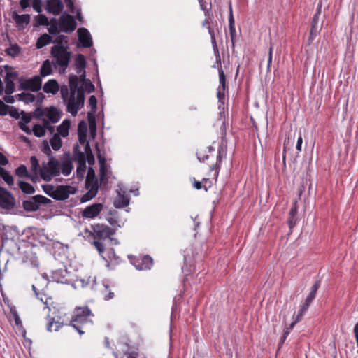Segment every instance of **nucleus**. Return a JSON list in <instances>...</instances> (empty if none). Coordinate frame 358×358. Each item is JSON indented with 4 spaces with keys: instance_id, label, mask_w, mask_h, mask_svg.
Here are the masks:
<instances>
[{
    "instance_id": "nucleus-61",
    "label": "nucleus",
    "mask_w": 358,
    "mask_h": 358,
    "mask_svg": "<svg viewBox=\"0 0 358 358\" xmlns=\"http://www.w3.org/2000/svg\"><path fill=\"white\" fill-rule=\"evenodd\" d=\"M19 127L27 134H31L32 132V130H31L30 128L26 125V124L22 123V122H19Z\"/></svg>"
},
{
    "instance_id": "nucleus-24",
    "label": "nucleus",
    "mask_w": 358,
    "mask_h": 358,
    "mask_svg": "<svg viewBox=\"0 0 358 358\" xmlns=\"http://www.w3.org/2000/svg\"><path fill=\"white\" fill-rule=\"evenodd\" d=\"M72 161L74 160L78 163H86V155L80 150L78 145L73 147Z\"/></svg>"
},
{
    "instance_id": "nucleus-46",
    "label": "nucleus",
    "mask_w": 358,
    "mask_h": 358,
    "mask_svg": "<svg viewBox=\"0 0 358 358\" xmlns=\"http://www.w3.org/2000/svg\"><path fill=\"white\" fill-rule=\"evenodd\" d=\"M3 180L8 184L9 186H11L14 184L13 177L9 173L8 171H6L3 176H1Z\"/></svg>"
},
{
    "instance_id": "nucleus-34",
    "label": "nucleus",
    "mask_w": 358,
    "mask_h": 358,
    "mask_svg": "<svg viewBox=\"0 0 358 358\" xmlns=\"http://www.w3.org/2000/svg\"><path fill=\"white\" fill-rule=\"evenodd\" d=\"M50 143L52 149L55 151L59 150L62 147V140L57 134H55L54 136L50 138Z\"/></svg>"
},
{
    "instance_id": "nucleus-62",
    "label": "nucleus",
    "mask_w": 358,
    "mask_h": 358,
    "mask_svg": "<svg viewBox=\"0 0 358 358\" xmlns=\"http://www.w3.org/2000/svg\"><path fill=\"white\" fill-rule=\"evenodd\" d=\"M289 334L288 330H285L283 331V334L282 336V337L280 338V341H279V343H278V347L280 348L283 343H285L286 338H287L288 335Z\"/></svg>"
},
{
    "instance_id": "nucleus-12",
    "label": "nucleus",
    "mask_w": 358,
    "mask_h": 358,
    "mask_svg": "<svg viewBox=\"0 0 358 358\" xmlns=\"http://www.w3.org/2000/svg\"><path fill=\"white\" fill-rule=\"evenodd\" d=\"M75 193V189L70 185H58L55 189V199L64 201L69 198L70 194Z\"/></svg>"
},
{
    "instance_id": "nucleus-17",
    "label": "nucleus",
    "mask_w": 358,
    "mask_h": 358,
    "mask_svg": "<svg viewBox=\"0 0 358 358\" xmlns=\"http://www.w3.org/2000/svg\"><path fill=\"white\" fill-rule=\"evenodd\" d=\"M134 264L138 270L143 271L150 269L153 265V261L150 256L145 255L141 259H136Z\"/></svg>"
},
{
    "instance_id": "nucleus-58",
    "label": "nucleus",
    "mask_w": 358,
    "mask_h": 358,
    "mask_svg": "<svg viewBox=\"0 0 358 358\" xmlns=\"http://www.w3.org/2000/svg\"><path fill=\"white\" fill-rule=\"evenodd\" d=\"M8 106L0 100V115H6L8 113Z\"/></svg>"
},
{
    "instance_id": "nucleus-41",
    "label": "nucleus",
    "mask_w": 358,
    "mask_h": 358,
    "mask_svg": "<svg viewBox=\"0 0 358 358\" xmlns=\"http://www.w3.org/2000/svg\"><path fill=\"white\" fill-rule=\"evenodd\" d=\"M42 189L46 194L55 199L56 187L52 185L45 184L42 185Z\"/></svg>"
},
{
    "instance_id": "nucleus-59",
    "label": "nucleus",
    "mask_w": 358,
    "mask_h": 358,
    "mask_svg": "<svg viewBox=\"0 0 358 358\" xmlns=\"http://www.w3.org/2000/svg\"><path fill=\"white\" fill-rule=\"evenodd\" d=\"M229 34H230V36H231L232 46L234 47V45H235V37H236L235 26H229Z\"/></svg>"
},
{
    "instance_id": "nucleus-40",
    "label": "nucleus",
    "mask_w": 358,
    "mask_h": 358,
    "mask_svg": "<svg viewBox=\"0 0 358 358\" xmlns=\"http://www.w3.org/2000/svg\"><path fill=\"white\" fill-rule=\"evenodd\" d=\"M32 132L36 137H43L45 135V127L38 124L33 126Z\"/></svg>"
},
{
    "instance_id": "nucleus-23",
    "label": "nucleus",
    "mask_w": 358,
    "mask_h": 358,
    "mask_svg": "<svg viewBox=\"0 0 358 358\" xmlns=\"http://www.w3.org/2000/svg\"><path fill=\"white\" fill-rule=\"evenodd\" d=\"M208 31L210 36L212 46L213 48L215 55L216 57V62L219 63L220 64V55L219 49H218V47L217 45L215 30L211 27H208Z\"/></svg>"
},
{
    "instance_id": "nucleus-19",
    "label": "nucleus",
    "mask_w": 358,
    "mask_h": 358,
    "mask_svg": "<svg viewBox=\"0 0 358 358\" xmlns=\"http://www.w3.org/2000/svg\"><path fill=\"white\" fill-rule=\"evenodd\" d=\"M322 29V24H319V20L315 18H312L310 22V29L308 36V44L313 43V41L315 39V38L320 34V31Z\"/></svg>"
},
{
    "instance_id": "nucleus-43",
    "label": "nucleus",
    "mask_w": 358,
    "mask_h": 358,
    "mask_svg": "<svg viewBox=\"0 0 358 358\" xmlns=\"http://www.w3.org/2000/svg\"><path fill=\"white\" fill-rule=\"evenodd\" d=\"M52 42L55 43V45H67V36L64 35H59Z\"/></svg>"
},
{
    "instance_id": "nucleus-22",
    "label": "nucleus",
    "mask_w": 358,
    "mask_h": 358,
    "mask_svg": "<svg viewBox=\"0 0 358 358\" xmlns=\"http://www.w3.org/2000/svg\"><path fill=\"white\" fill-rule=\"evenodd\" d=\"M43 90L45 93H52L55 94L59 91V87L58 83L55 80L50 79L44 84Z\"/></svg>"
},
{
    "instance_id": "nucleus-21",
    "label": "nucleus",
    "mask_w": 358,
    "mask_h": 358,
    "mask_svg": "<svg viewBox=\"0 0 358 358\" xmlns=\"http://www.w3.org/2000/svg\"><path fill=\"white\" fill-rule=\"evenodd\" d=\"M191 182L193 187L198 190L204 189L205 191H207L208 189L211 187L213 185L212 182L206 178H203L201 182L198 181L194 178H193L191 179Z\"/></svg>"
},
{
    "instance_id": "nucleus-45",
    "label": "nucleus",
    "mask_w": 358,
    "mask_h": 358,
    "mask_svg": "<svg viewBox=\"0 0 358 358\" xmlns=\"http://www.w3.org/2000/svg\"><path fill=\"white\" fill-rule=\"evenodd\" d=\"M92 245L97 250L99 254H103L105 251V245L99 239L94 240L92 242Z\"/></svg>"
},
{
    "instance_id": "nucleus-47",
    "label": "nucleus",
    "mask_w": 358,
    "mask_h": 358,
    "mask_svg": "<svg viewBox=\"0 0 358 358\" xmlns=\"http://www.w3.org/2000/svg\"><path fill=\"white\" fill-rule=\"evenodd\" d=\"M36 22L39 25L48 26L50 22L46 16L38 15L36 17Z\"/></svg>"
},
{
    "instance_id": "nucleus-48",
    "label": "nucleus",
    "mask_w": 358,
    "mask_h": 358,
    "mask_svg": "<svg viewBox=\"0 0 358 358\" xmlns=\"http://www.w3.org/2000/svg\"><path fill=\"white\" fill-rule=\"evenodd\" d=\"M308 308L305 306L304 305L301 306L298 313L295 316H294V319L296 320V322H299L301 320V317H303V315L306 313V311L308 310Z\"/></svg>"
},
{
    "instance_id": "nucleus-5",
    "label": "nucleus",
    "mask_w": 358,
    "mask_h": 358,
    "mask_svg": "<svg viewBox=\"0 0 358 358\" xmlns=\"http://www.w3.org/2000/svg\"><path fill=\"white\" fill-rule=\"evenodd\" d=\"M85 186L89 191L82 197L83 202H86L92 199L98 192V180L96 178L94 171L92 168H90L88 170L85 180Z\"/></svg>"
},
{
    "instance_id": "nucleus-32",
    "label": "nucleus",
    "mask_w": 358,
    "mask_h": 358,
    "mask_svg": "<svg viewBox=\"0 0 358 358\" xmlns=\"http://www.w3.org/2000/svg\"><path fill=\"white\" fill-rule=\"evenodd\" d=\"M16 96L18 101H23L25 103H32L35 101V96L29 92H22Z\"/></svg>"
},
{
    "instance_id": "nucleus-53",
    "label": "nucleus",
    "mask_w": 358,
    "mask_h": 358,
    "mask_svg": "<svg viewBox=\"0 0 358 358\" xmlns=\"http://www.w3.org/2000/svg\"><path fill=\"white\" fill-rule=\"evenodd\" d=\"M59 327V323L55 322L54 321H49L47 324V330L48 331H57Z\"/></svg>"
},
{
    "instance_id": "nucleus-11",
    "label": "nucleus",
    "mask_w": 358,
    "mask_h": 358,
    "mask_svg": "<svg viewBox=\"0 0 358 358\" xmlns=\"http://www.w3.org/2000/svg\"><path fill=\"white\" fill-rule=\"evenodd\" d=\"M59 30L65 33H71L76 28V22L71 15H62L59 18Z\"/></svg>"
},
{
    "instance_id": "nucleus-4",
    "label": "nucleus",
    "mask_w": 358,
    "mask_h": 358,
    "mask_svg": "<svg viewBox=\"0 0 358 358\" xmlns=\"http://www.w3.org/2000/svg\"><path fill=\"white\" fill-rule=\"evenodd\" d=\"M92 316L94 315L88 306L77 307L74 309L70 325L82 335L87 326L92 324Z\"/></svg>"
},
{
    "instance_id": "nucleus-7",
    "label": "nucleus",
    "mask_w": 358,
    "mask_h": 358,
    "mask_svg": "<svg viewBox=\"0 0 358 358\" xmlns=\"http://www.w3.org/2000/svg\"><path fill=\"white\" fill-rule=\"evenodd\" d=\"M50 202L51 201L44 196L36 195L31 196L29 200L23 201L22 207L26 211L34 212L38 210L42 204L46 205Z\"/></svg>"
},
{
    "instance_id": "nucleus-28",
    "label": "nucleus",
    "mask_w": 358,
    "mask_h": 358,
    "mask_svg": "<svg viewBox=\"0 0 358 358\" xmlns=\"http://www.w3.org/2000/svg\"><path fill=\"white\" fill-rule=\"evenodd\" d=\"M15 173L17 176L20 178H29L32 181H34L35 180L33 176L28 172L26 166L23 164L20 165L15 169Z\"/></svg>"
},
{
    "instance_id": "nucleus-49",
    "label": "nucleus",
    "mask_w": 358,
    "mask_h": 358,
    "mask_svg": "<svg viewBox=\"0 0 358 358\" xmlns=\"http://www.w3.org/2000/svg\"><path fill=\"white\" fill-rule=\"evenodd\" d=\"M32 7L35 11L38 13L42 12V1L41 0H33Z\"/></svg>"
},
{
    "instance_id": "nucleus-6",
    "label": "nucleus",
    "mask_w": 358,
    "mask_h": 358,
    "mask_svg": "<svg viewBox=\"0 0 358 358\" xmlns=\"http://www.w3.org/2000/svg\"><path fill=\"white\" fill-rule=\"evenodd\" d=\"M222 135L223 136H222L220 145L219 146V148L217 149V153L216 155V162L215 164H213L211 166H210V170L211 171H214L213 176L215 178V180H217L218 175H219V171H220V164L222 162V159L223 157H225L226 155H227V139L225 137V135H226L225 132L222 133Z\"/></svg>"
},
{
    "instance_id": "nucleus-26",
    "label": "nucleus",
    "mask_w": 358,
    "mask_h": 358,
    "mask_svg": "<svg viewBox=\"0 0 358 358\" xmlns=\"http://www.w3.org/2000/svg\"><path fill=\"white\" fill-rule=\"evenodd\" d=\"M75 66L78 73H80L85 69L86 60L82 54H78L75 59Z\"/></svg>"
},
{
    "instance_id": "nucleus-20",
    "label": "nucleus",
    "mask_w": 358,
    "mask_h": 358,
    "mask_svg": "<svg viewBox=\"0 0 358 358\" xmlns=\"http://www.w3.org/2000/svg\"><path fill=\"white\" fill-rule=\"evenodd\" d=\"M45 110V117L51 123L55 124L59 121L62 113L57 110V108L51 106L50 108H46Z\"/></svg>"
},
{
    "instance_id": "nucleus-14",
    "label": "nucleus",
    "mask_w": 358,
    "mask_h": 358,
    "mask_svg": "<svg viewBox=\"0 0 358 358\" xmlns=\"http://www.w3.org/2000/svg\"><path fill=\"white\" fill-rule=\"evenodd\" d=\"M103 209V205L101 203H94L87 206L82 212V216L84 218L94 219L97 217Z\"/></svg>"
},
{
    "instance_id": "nucleus-29",
    "label": "nucleus",
    "mask_w": 358,
    "mask_h": 358,
    "mask_svg": "<svg viewBox=\"0 0 358 358\" xmlns=\"http://www.w3.org/2000/svg\"><path fill=\"white\" fill-rule=\"evenodd\" d=\"M319 288V283L317 282H315L311 287V291L306 297L304 303L303 305H304L306 307H309L313 299L315 298L317 291Z\"/></svg>"
},
{
    "instance_id": "nucleus-36",
    "label": "nucleus",
    "mask_w": 358,
    "mask_h": 358,
    "mask_svg": "<svg viewBox=\"0 0 358 358\" xmlns=\"http://www.w3.org/2000/svg\"><path fill=\"white\" fill-rule=\"evenodd\" d=\"M14 19L17 25L28 24L30 22V15L28 14H15Z\"/></svg>"
},
{
    "instance_id": "nucleus-35",
    "label": "nucleus",
    "mask_w": 358,
    "mask_h": 358,
    "mask_svg": "<svg viewBox=\"0 0 358 358\" xmlns=\"http://www.w3.org/2000/svg\"><path fill=\"white\" fill-rule=\"evenodd\" d=\"M129 203V198L125 195H119L115 201V206L117 208H124Z\"/></svg>"
},
{
    "instance_id": "nucleus-25",
    "label": "nucleus",
    "mask_w": 358,
    "mask_h": 358,
    "mask_svg": "<svg viewBox=\"0 0 358 358\" xmlns=\"http://www.w3.org/2000/svg\"><path fill=\"white\" fill-rule=\"evenodd\" d=\"M71 122L69 120L66 119L63 120L62 124L57 127V134L64 138L69 135V130L70 129Z\"/></svg>"
},
{
    "instance_id": "nucleus-31",
    "label": "nucleus",
    "mask_w": 358,
    "mask_h": 358,
    "mask_svg": "<svg viewBox=\"0 0 358 358\" xmlns=\"http://www.w3.org/2000/svg\"><path fill=\"white\" fill-rule=\"evenodd\" d=\"M30 163H31V171L33 173L32 176L35 179L37 177V174L39 173V170L41 169L37 157L36 156H31L30 157Z\"/></svg>"
},
{
    "instance_id": "nucleus-1",
    "label": "nucleus",
    "mask_w": 358,
    "mask_h": 358,
    "mask_svg": "<svg viewBox=\"0 0 358 358\" xmlns=\"http://www.w3.org/2000/svg\"><path fill=\"white\" fill-rule=\"evenodd\" d=\"M73 169L71 157L69 152L66 153L59 162L54 156L48 159V163H43L39 170L41 178L45 182H50L54 177L62 173L65 176L71 174Z\"/></svg>"
},
{
    "instance_id": "nucleus-64",
    "label": "nucleus",
    "mask_w": 358,
    "mask_h": 358,
    "mask_svg": "<svg viewBox=\"0 0 358 358\" xmlns=\"http://www.w3.org/2000/svg\"><path fill=\"white\" fill-rule=\"evenodd\" d=\"M89 103L93 110H95L96 108L97 100H96V98L95 97V96L92 95L90 97Z\"/></svg>"
},
{
    "instance_id": "nucleus-51",
    "label": "nucleus",
    "mask_w": 358,
    "mask_h": 358,
    "mask_svg": "<svg viewBox=\"0 0 358 358\" xmlns=\"http://www.w3.org/2000/svg\"><path fill=\"white\" fill-rule=\"evenodd\" d=\"M85 170H86V163H78L77 170H76L78 176L83 177L84 173L85 172Z\"/></svg>"
},
{
    "instance_id": "nucleus-3",
    "label": "nucleus",
    "mask_w": 358,
    "mask_h": 358,
    "mask_svg": "<svg viewBox=\"0 0 358 358\" xmlns=\"http://www.w3.org/2000/svg\"><path fill=\"white\" fill-rule=\"evenodd\" d=\"M50 55L53 66L59 69V73H64L71 58V52L69 50V46L53 45L50 50Z\"/></svg>"
},
{
    "instance_id": "nucleus-55",
    "label": "nucleus",
    "mask_w": 358,
    "mask_h": 358,
    "mask_svg": "<svg viewBox=\"0 0 358 358\" xmlns=\"http://www.w3.org/2000/svg\"><path fill=\"white\" fill-rule=\"evenodd\" d=\"M197 158L201 162H205L208 160L210 157L209 155H206L203 153L201 151H199L196 152Z\"/></svg>"
},
{
    "instance_id": "nucleus-9",
    "label": "nucleus",
    "mask_w": 358,
    "mask_h": 358,
    "mask_svg": "<svg viewBox=\"0 0 358 358\" xmlns=\"http://www.w3.org/2000/svg\"><path fill=\"white\" fill-rule=\"evenodd\" d=\"M42 80L40 76H35L29 79L20 80L19 90H31L36 92L41 88Z\"/></svg>"
},
{
    "instance_id": "nucleus-37",
    "label": "nucleus",
    "mask_w": 358,
    "mask_h": 358,
    "mask_svg": "<svg viewBox=\"0 0 358 358\" xmlns=\"http://www.w3.org/2000/svg\"><path fill=\"white\" fill-rule=\"evenodd\" d=\"M49 25L48 31L50 34L55 35L59 32V22H58L57 19H51Z\"/></svg>"
},
{
    "instance_id": "nucleus-57",
    "label": "nucleus",
    "mask_w": 358,
    "mask_h": 358,
    "mask_svg": "<svg viewBox=\"0 0 358 358\" xmlns=\"http://www.w3.org/2000/svg\"><path fill=\"white\" fill-rule=\"evenodd\" d=\"M20 115H21V120L22 121V123L28 124L31 122V117L30 115L25 113L24 111H22Z\"/></svg>"
},
{
    "instance_id": "nucleus-13",
    "label": "nucleus",
    "mask_w": 358,
    "mask_h": 358,
    "mask_svg": "<svg viewBox=\"0 0 358 358\" xmlns=\"http://www.w3.org/2000/svg\"><path fill=\"white\" fill-rule=\"evenodd\" d=\"M219 64L218 67V73H219V82L220 86L217 88V96L220 101L224 99V92L228 89V85L227 83L226 76L222 68L221 64Z\"/></svg>"
},
{
    "instance_id": "nucleus-27",
    "label": "nucleus",
    "mask_w": 358,
    "mask_h": 358,
    "mask_svg": "<svg viewBox=\"0 0 358 358\" xmlns=\"http://www.w3.org/2000/svg\"><path fill=\"white\" fill-rule=\"evenodd\" d=\"M52 63L49 59H46L43 62L40 69V75L41 77H45L52 74Z\"/></svg>"
},
{
    "instance_id": "nucleus-54",
    "label": "nucleus",
    "mask_w": 358,
    "mask_h": 358,
    "mask_svg": "<svg viewBox=\"0 0 358 358\" xmlns=\"http://www.w3.org/2000/svg\"><path fill=\"white\" fill-rule=\"evenodd\" d=\"M51 123L48 120L43 119V127H45V131L48 129L50 134H52L55 131V127L51 126Z\"/></svg>"
},
{
    "instance_id": "nucleus-52",
    "label": "nucleus",
    "mask_w": 358,
    "mask_h": 358,
    "mask_svg": "<svg viewBox=\"0 0 358 358\" xmlns=\"http://www.w3.org/2000/svg\"><path fill=\"white\" fill-rule=\"evenodd\" d=\"M297 217L296 215L295 216H292V215H289L288 217V219H287V224H288V226H289V228L290 230H292L296 225V222H297Z\"/></svg>"
},
{
    "instance_id": "nucleus-50",
    "label": "nucleus",
    "mask_w": 358,
    "mask_h": 358,
    "mask_svg": "<svg viewBox=\"0 0 358 358\" xmlns=\"http://www.w3.org/2000/svg\"><path fill=\"white\" fill-rule=\"evenodd\" d=\"M46 110L45 109H42L40 108H37L34 113V115L36 119L41 120L43 117L45 116Z\"/></svg>"
},
{
    "instance_id": "nucleus-60",
    "label": "nucleus",
    "mask_w": 358,
    "mask_h": 358,
    "mask_svg": "<svg viewBox=\"0 0 358 358\" xmlns=\"http://www.w3.org/2000/svg\"><path fill=\"white\" fill-rule=\"evenodd\" d=\"M42 151L48 156V159L51 157V156H53L52 155V151L50 150V148L49 146V145L48 144V143H45L43 145V148L42 149Z\"/></svg>"
},
{
    "instance_id": "nucleus-38",
    "label": "nucleus",
    "mask_w": 358,
    "mask_h": 358,
    "mask_svg": "<svg viewBox=\"0 0 358 358\" xmlns=\"http://www.w3.org/2000/svg\"><path fill=\"white\" fill-rule=\"evenodd\" d=\"M52 279L53 281L57 282H64L65 279V275L64 274V271L61 269L55 270L52 272Z\"/></svg>"
},
{
    "instance_id": "nucleus-30",
    "label": "nucleus",
    "mask_w": 358,
    "mask_h": 358,
    "mask_svg": "<svg viewBox=\"0 0 358 358\" xmlns=\"http://www.w3.org/2000/svg\"><path fill=\"white\" fill-rule=\"evenodd\" d=\"M52 41V37L50 35H48V34H43L38 38L36 41V48L41 49L44 46L47 45L48 44H49L50 43H51Z\"/></svg>"
},
{
    "instance_id": "nucleus-42",
    "label": "nucleus",
    "mask_w": 358,
    "mask_h": 358,
    "mask_svg": "<svg viewBox=\"0 0 358 358\" xmlns=\"http://www.w3.org/2000/svg\"><path fill=\"white\" fill-rule=\"evenodd\" d=\"M32 289L34 291L37 298L38 299H40L45 305V306L48 308V305L50 304V301H51V299L50 298H48L46 297L45 295L44 294H39L38 292H37V290H36V288L34 285L32 286Z\"/></svg>"
},
{
    "instance_id": "nucleus-16",
    "label": "nucleus",
    "mask_w": 358,
    "mask_h": 358,
    "mask_svg": "<svg viewBox=\"0 0 358 358\" xmlns=\"http://www.w3.org/2000/svg\"><path fill=\"white\" fill-rule=\"evenodd\" d=\"M78 40L81 45L84 48H90L93 43L89 31L85 28L78 29Z\"/></svg>"
},
{
    "instance_id": "nucleus-8",
    "label": "nucleus",
    "mask_w": 358,
    "mask_h": 358,
    "mask_svg": "<svg viewBox=\"0 0 358 358\" xmlns=\"http://www.w3.org/2000/svg\"><path fill=\"white\" fill-rule=\"evenodd\" d=\"M92 231L90 235L94 238V239H106L110 238V236L113 235L115 231L108 225L103 224H96L91 226Z\"/></svg>"
},
{
    "instance_id": "nucleus-56",
    "label": "nucleus",
    "mask_w": 358,
    "mask_h": 358,
    "mask_svg": "<svg viewBox=\"0 0 358 358\" xmlns=\"http://www.w3.org/2000/svg\"><path fill=\"white\" fill-rule=\"evenodd\" d=\"M83 85L85 86V90L88 92H93L94 90V86L92 83L89 79L88 80H85V82L83 83Z\"/></svg>"
},
{
    "instance_id": "nucleus-2",
    "label": "nucleus",
    "mask_w": 358,
    "mask_h": 358,
    "mask_svg": "<svg viewBox=\"0 0 358 358\" xmlns=\"http://www.w3.org/2000/svg\"><path fill=\"white\" fill-rule=\"evenodd\" d=\"M70 95L68 100L67 111L73 116H76L78 111L84 105L85 94L82 87H78L79 78L76 75L69 76Z\"/></svg>"
},
{
    "instance_id": "nucleus-15",
    "label": "nucleus",
    "mask_w": 358,
    "mask_h": 358,
    "mask_svg": "<svg viewBox=\"0 0 358 358\" xmlns=\"http://www.w3.org/2000/svg\"><path fill=\"white\" fill-rule=\"evenodd\" d=\"M64 9L61 0H46L45 10L53 15H59Z\"/></svg>"
},
{
    "instance_id": "nucleus-10",
    "label": "nucleus",
    "mask_w": 358,
    "mask_h": 358,
    "mask_svg": "<svg viewBox=\"0 0 358 358\" xmlns=\"http://www.w3.org/2000/svg\"><path fill=\"white\" fill-rule=\"evenodd\" d=\"M15 205L13 194L4 187L0 186V207L3 209H12Z\"/></svg>"
},
{
    "instance_id": "nucleus-18",
    "label": "nucleus",
    "mask_w": 358,
    "mask_h": 358,
    "mask_svg": "<svg viewBox=\"0 0 358 358\" xmlns=\"http://www.w3.org/2000/svg\"><path fill=\"white\" fill-rule=\"evenodd\" d=\"M17 73L16 72L10 71L6 73L5 78V92L6 94L10 95L13 93L15 90L14 80L17 78Z\"/></svg>"
},
{
    "instance_id": "nucleus-63",
    "label": "nucleus",
    "mask_w": 358,
    "mask_h": 358,
    "mask_svg": "<svg viewBox=\"0 0 358 358\" xmlns=\"http://www.w3.org/2000/svg\"><path fill=\"white\" fill-rule=\"evenodd\" d=\"M9 114L12 117H14L15 119H18L20 117V114L18 112V110L15 108V107H11L9 110Z\"/></svg>"
},
{
    "instance_id": "nucleus-39",
    "label": "nucleus",
    "mask_w": 358,
    "mask_h": 358,
    "mask_svg": "<svg viewBox=\"0 0 358 358\" xmlns=\"http://www.w3.org/2000/svg\"><path fill=\"white\" fill-rule=\"evenodd\" d=\"M21 50L20 47L17 44H12L6 50V52L8 55L15 57L20 54Z\"/></svg>"
},
{
    "instance_id": "nucleus-44",
    "label": "nucleus",
    "mask_w": 358,
    "mask_h": 358,
    "mask_svg": "<svg viewBox=\"0 0 358 358\" xmlns=\"http://www.w3.org/2000/svg\"><path fill=\"white\" fill-rule=\"evenodd\" d=\"M61 96L64 102H66V105L68 104V100L70 95V92H69V88L66 85L62 86L60 89Z\"/></svg>"
},
{
    "instance_id": "nucleus-33",
    "label": "nucleus",
    "mask_w": 358,
    "mask_h": 358,
    "mask_svg": "<svg viewBox=\"0 0 358 358\" xmlns=\"http://www.w3.org/2000/svg\"><path fill=\"white\" fill-rule=\"evenodd\" d=\"M18 187L22 190V192L24 194H34L35 192V189L29 182H24V181H19L18 182Z\"/></svg>"
}]
</instances>
